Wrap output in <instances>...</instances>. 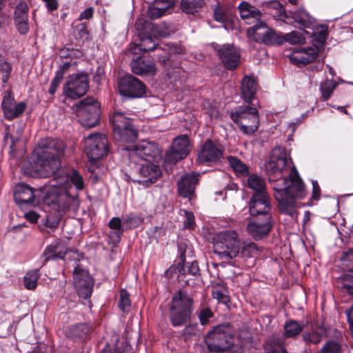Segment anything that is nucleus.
Returning a JSON list of instances; mask_svg holds the SVG:
<instances>
[{
  "label": "nucleus",
  "instance_id": "nucleus-1",
  "mask_svg": "<svg viewBox=\"0 0 353 353\" xmlns=\"http://www.w3.org/2000/svg\"><path fill=\"white\" fill-rule=\"evenodd\" d=\"M65 145L60 139H42L34 150L36 157L34 170L37 176L42 178L53 177L51 186L66 188L70 181L77 190H82L84 181L82 176L75 170H67L61 167L60 158L64 154Z\"/></svg>",
  "mask_w": 353,
  "mask_h": 353
},
{
  "label": "nucleus",
  "instance_id": "nucleus-2",
  "mask_svg": "<svg viewBox=\"0 0 353 353\" xmlns=\"http://www.w3.org/2000/svg\"><path fill=\"white\" fill-rule=\"evenodd\" d=\"M194 302L192 297L184 290L176 292L170 305V321L172 326L181 327L185 325L183 334L185 336L195 335L198 332V325L188 323L191 320L194 312Z\"/></svg>",
  "mask_w": 353,
  "mask_h": 353
},
{
  "label": "nucleus",
  "instance_id": "nucleus-3",
  "mask_svg": "<svg viewBox=\"0 0 353 353\" xmlns=\"http://www.w3.org/2000/svg\"><path fill=\"white\" fill-rule=\"evenodd\" d=\"M43 197V202L61 216L69 210L76 211L79 205L78 195H71L63 186H51Z\"/></svg>",
  "mask_w": 353,
  "mask_h": 353
},
{
  "label": "nucleus",
  "instance_id": "nucleus-4",
  "mask_svg": "<svg viewBox=\"0 0 353 353\" xmlns=\"http://www.w3.org/2000/svg\"><path fill=\"white\" fill-rule=\"evenodd\" d=\"M214 253L225 262H230L240 251V239L234 230H225L218 233L214 241Z\"/></svg>",
  "mask_w": 353,
  "mask_h": 353
},
{
  "label": "nucleus",
  "instance_id": "nucleus-5",
  "mask_svg": "<svg viewBox=\"0 0 353 353\" xmlns=\"http://www.w3.org/2000/svg\"><path fill=\"white\" fill-rule=\"evenodd\" d=\"M234 329L230 323L214 327L205 338L208 350L216 353L227 352L234 345Z\"/></svg>",
  "mask_w": 353,
  "mask_h": 353
},
{
  "label": "nucleus",
  "instance_id": "nucleus-6",
  "mask_svg": "<svg viewBox=\"0 0 353 353\" xmlns=\"http://www.w3.org/2000/svg\"><path fill=\"white\" fill-rule=\"evenodd\" d=\"M79 122L85 128H91L99 123L101 108L93 97H86L74 106Z\"/></svg>",
  "mask_w": 353,
  "mask_h": 353
},
{
  "label": "nucleus",
  "instance_id": "nucleus-7",
  "mask_svg": "<svg viewBox=\"0 0 353 353\" xmlns=\"http://www.w3.org/2000/svg\"><path fill=\"white\" fill-rule=\"evenodd\" d=\"M113 125L114 139L121 143H134L138 132L130 118L121 112H114L110 119Z\"/></svg>",
  "mask_w": 353,
  "mask_h": 353
},
{
  "label": "nucleus",
  "instance_id": "nucleus-8",
  "mask_svg": "<svg viewBox=\"0 0 353 353\" xmlns=\"http://www.w3.org/2000/svg\"><path fill=\"white\" fill-rule=\"evenodd\" d=\"M230 118L244 134L252 135L259 128V113L255 108L241 107L238 110L230 113Z\"/></svg>",
  "mask_w": 353,
  "mask_h": 353
},
{
  "label": "nucleus",
  "instance_id": "nucleus-9",
  "mask_svg": "<svg viewBox=\"0 0 353 353\" xmlns=\"http://www.w3.org/2000/svg\"><path fill=\"white\" fill-rule=\"evenodd\" d=\"M181 261L176 267H170L165 272L167 276H170L172 272L177 273L178 281L184 285H194L193 278L200 276V269L198 263L194 261L185 262V253H181Z\"/></svg>",
  "mask_w": 353,
  "mask_h": 353
},
{
  "label": "nucleus",
  "instance_id": "nucleus-10",
  "mask_svg": "<svg viewBox=\"0 0 353 353\" xmlns=\"http://www.w3.org/2000/svg\"><path fill=\"white\" fill-rule=\"evenodd\" d=\"M285 187L276 189V193L294 199H302L306 195V190L303 181L300 177L296 168L294 166L288 178L284 179Z\"/></svg>",
  "mask_w": 353,
  "mask_h": 353
},
{
  "label": "nucleus",
  "instance_id": "nucleus-11",
  "mask_svg": "<svg viewBox=\"0 0 353 353\" xmlns=\"http://www.w3.org/2000/svg\"><path fill=\"white\" fill-rule=\"evenodd\" d=\"M85 150L92 161L101 159L108 152V139L101 134H90L85 140Z\"/></svg>",
  "mask_w": 353,
  "mask_h": 353
},
{
  "label": "nucleus",
  "instance_id": "nucleus-12",
  "mask_svg": "<svg viewBox=\"0 0 353 353\" xmlns=\"http://www.w3.org/2000/svg\"><path fill=\"white\" fill-rule=\"evenodd\" d=\"M89 88L88 77L85 73L70 75L63 85L64 94L71 99H77L83 96Z\"/></svg>",
  "mask_w": 353,
  "mask_h": 353
},
{
  "label": "nucleus",
  "instance_id": "nucleus-13",
  "mask_svg": "<svg viewBox=\"0 0 353 353\" xmlns=\"http://www.w3.org/2000/svg\"><path fill=\"white\" fill-rule=\"evenodd\" d=\"M224 147L218 141L207 139L198 153L197 159L201 163L216 164L223 159Z\"/></svg>",
  "mask_w": 353,
  "mask_h": 353
},
{
  "label": "nucleus",
  "instance_id": "nucleus-14",
  "mask_svg": "<svg viewBox=\"0 0 353 353\" xmlns=\"http://www.w3.org/2000/svg\"><path fill=\"white\" fill-rule=\"evenodd\" d=\"M118 88L121 95L130 99L143 97L146 90L145 84L132 75L121 77L118 82Z\"/></svg>",
  "mask_w": 353,
  "mask_h": 353
},
{
  "label": "nucleus",
  "instance_id": "nucleus-15",
  "mask_svg": "<svg viewBox=\"0 0 353 353\" xmlns=\"http://www.w3.org/2000/svg\"><path fill=\"white\" fill-rule=\"evenodd\" d=\"M270 199L265 194H253L249 202V212L252 217L272 219Z\"/></svg>",
  "mask_w": 353,
  "mask_h": 353
},
{
  "label": "nucleus",
  "instance_id": "nucleus-16",
  "mask_svg": "<svg viewBox=\"0 0 353 353\" xmlns=\"http://www.w3.org/2000/svg\"><path fill=\"white\" fill-rule=\"evenodd\" d=\"M250 30L254 32L256 40L265 45H281L285 42L283 35L274 30L268 28L263 21L256 23Z\"/></svg>",
  "mask_w": 353,
  "mask_h": 353
},
{
  "label": "nucleus",
  "instance_id": "nucleus-17",
  "mask_svg": "<svg viewBox=\"0 0 353 353\" xmlns=\"http://www.w3.org/2000/svg\"><path fill=\"white\" fill-rule=\"evenodd\" d=\"M74 284L79 297L83 299H88L90 297L92 288L93 281L89 273L77 265L73 271Z\"/></svg>",
  "mask_w": 353,
  "mask_h": 353
},
{
  "label": "nucleus",
  "instance_id": "nucleus-18",
  "mask_svg": "<svg viewBox=\"0 0 353 353\" xmlns=\"http://www.w3.org/2000/svg\"><path fill=\"white\" fill-rule=\"evenodd\" d=\"M190 150L189 137L183 134L176 137L171 146V152L165 157L166 161L170 163H176L178 161L188 156Z\"/></svg>",
  "mask_w": 353,
  "mask_h": 353
},
{
  "label": "nucleus",
  "instance_id": "nucleus-19",
  "mask_svg": "<svg viewBox=\"0 0 353 353\" xmlns=\"http://www.w3.org/2000/svg\"><path fill=\"white\" fill-rule=\"evenodd\" d=\"M37 192L38 190L32 188L26 183H18L14 190V201L20 208L26 205H35L39 203L36 199Z\"/></svg>",
  "mask_w": 353,
  "mask_h": 353
},
{
  "label": "nucleus",
  "instance_id": "nucleus-20",
  "mask_svg": "<svg viewBox=\"0 0 353 353\" xmlns=\"http://www.w3.org/2000/svg\"><path fill=\"white\" fill-rule=\"evenodd\" d=\"M288 163V154L284 148L278 146L272 150L265 168L271 174L280 175Z\"/></svg>",
  "mask_w": 353,
  "mask_h": 353
},
{
  "label": "nucleus",
  "instance_id": "nucleus-21",
  "mask_svg": "<svg viewBox=\"0 0 353 353\" xmlns=\"http://www.w3.org/2000/svg\"><path fill=\"white\" fill-rule=\"evenodd\" d=\"M217 54L224 67L228 70L236 69L240 63L239 50L231 44H224L217 50Z\"/></svg>",
  "mask_w": 353,
  "mask_h": 353
},
{
  "label": "nucleus",
  "instance_id": "nucleus-22",
  "mask_svg": "<svg viewBox=\"0 0 353 353\" xmlns=\"http://www.w3.org/2000/svg\"><path fill=\"white\" fill-rule=\"evenodd\" d=\"M123 149L131 151L130 158L132 161L135 163L137 159H140L149 163L150 159L154 158L158 154V150L154 144L148 142L125 147Z\"/></svg>",
  "mask_w": 353,
  "mask_h": 353
},
{
  "label": "nucleus",
  "instance_id": "nucleus-23",
  "mask_svg": "<svg viewBox=\"0 0 353 353\" xmlns=\"http://www.w3.org/2000/svg\"><path fill=\"white\" fill-rule=\"evenodd\" d=\"M138 172L142 179H134L133 181L144 187H148L154 183L161 175V171L159 165L148 162L140 164Z\"/></svg>",
  "mask_w": 353,
  "mask_h": 353
},
{
  "label": "nucleus",
  "instance_id": "nucleus-24",
  "mask_svg": "<svg viewBox=\"0 0 353 353\" xmlns=\"http://www.w3.org/2000/svg\"><path fill=\"white\" fill-rule=\"evenodd\" d=\"M14 98L10 92H7L1 103V108L6 119L12 120L23 114L26 108L23 101L14 105Z\"/></svg>",
  "mask_w": 353,
  "mask_h": 353
},
{
  "label": "nucleus",
  "instance_id": "nucleus-25",
  "mask_svg": "<svg viewBox=\"0 0 353 353\" xmlns=\"http://www.w3.org/2000/svg\"><path fill=\"white\" fill-rule=\"evenodd\" d=\"M200 175L196 173L187 174L182 176L177 183L179 194L188 198L190 201L194 196L196 185L199 182Z\"/></svg>",
  "mask_w": 353,
  "mask_h": 353
},
{
  "label": "nucleus",
  "instance_id": "nucleus-26",
  "mask_svg": "<svg viewBox=\"0 0 353 353\" xmlns=\"http://www.w3.org/2000/svg\"><path fill=\"white\" fill-rule=\"evenodd\" d=\"M272 226V219L265 220V218L255 217L254 221L248 223L247 230L255 240H260L268 236Z\"/></svg>",
  "mask_w": 353,
  "mask_h": 353
},
{
  "label": "nucleus",
  "instance_id": "nucleus-27",
  "mask_svg": "<svg viewBox=\"0 0 353 353\" xmlns=\"http://www.w3.org/2000/svg\"><path fill=\"white\" fill-rule=\"evenodd\" d=\"M319 50L309 47L294 50L290 55V62L301 67L312 62L318 56Z\"/></svg>",
  "mask_w": 353,
  "mask_h": 353
},
{
  "label": "nucleus",
  "instance_id": "nucleus-28",
  "mask_svg": "<svg viewBox=\"0 0 353 353\" xmlns=\"http://www.w3.org/2000/svg\"><path fill=\"white\" fill-rule=\"evenodd\" d=\"M68 252L66 243L61 239H56L48 245L42 254L43 264L49 261L63 259Z\"/></svg>",
  "mask_w": 353,
  "mask_h": 353
},
{
  "label": "nucleus",
  "instance_id": "nucleus-29",
  "mask_svg": "<svg viewBox=\"0 0 353 353\" xmlns=\"http://www.w3.org/2000/svg\"><path fill=\"white\" fill-rule=\"evenodd\" d=\"M28 10L25 2H20L14 10V23L21 34H26L29 32Z\"/></svg>",
  "mask_w": 353,
  "mask_h": 353
},
{
  "label": "nucleus",
  "instance_id": "nucleus-30",
  "mask_svg": "<svg viewBox=\"0 0 353 353\" xmlns=\"http://www.w3.org/2000/svg\"><path fill=\"white\" fill-rule=\"evenodd\" d=\"M275 199L279 202V209L281 214L288 215L292 219L297 218L296 203L295 199L281 194V193L274 194Z\"/></svg>",
  "mask_w": 353,
  "mask_h": 353
},
{
  "label": "nucleus",
  "instance_id": "nucleus-31",
  "mask_svg": "<svg viewBox=\"0 0 353 353\" xmlns=\"http://www.w3.org/2000/svg\"><path fill=\"white\" fill-rule=\"evenodd\" d=\"M262 14L271 15L276 21H283L285 16V9L277 0L262 2L261 4Z\"/></svg>",
  "mask_w": 353,
  "mask_h": 353
},
{
  "label": "nucleus",
  "instance_id": "nucleus-32",
  "mask_svg": "<svg viewBox=\"0 0 353 353\" xmlns=\"http://www.w3.org/2000/svg\"><path fill=\"white\" fill-rule=\"evenodd\" d=\"M282 21L295 27H307L310 23V16L305 10H299L288 14L286 12Z\"/></svg>",
  "mask_w": 353,
  "mask_h": 353
},
{
  "label": "nucleus",
  "instance_id": "nucleus-33",
  "mask_svg": "<svg viewBox=\"0 0 353 353\" xmlns=\"http://www.w3.org/2000/svg\"><path fill=\"white\" fill-rule=\"evenodd\" d=\"M132 72L139 75L152 74L156 72V68L153 61L146 60L141 57H137L131 62Z\"/></svg>",
  "mask_w": 353,
  "mask_h": 353
},
{
  "label": "nucleus",
  "instance_id": "nucleus-34",
  "mask_svg": "<svg viewBox=\"0 0 353 353\" xmlns=\"http://www.w3.org/2000/svg\"><path fill=\"white\" fill-rule=\"evenodd\" d=\"M257 81L253 77L245 76L241 81V96L244 101L251 103L257 90Z\"/></svg>",
  "mask_w": 353,
  "mask_h": 353
},
{
  "label": "nucleus",
  "instance_id": "nucleus-35",
  "mask_svg": "<svg viewBox=\"0 0 353 353\" xmlns=\"http://www.w3.org/2000/svg\"><path fill=\"white\" fill-rule=\"evenodd\" d=\"M238 9L241 19L244 20L253 19L258 21H261L262 11L247 1L241 2Z\"/></svg>",
  "mask_w": 353,
  "mask_h": 353
},
{
  "label": "nucleus",
  "instance_id": "nucleus-36",
  "mask_svg": "<svg viewBox=\"0 0 353 353\" xmlns=\"http://www.w3.org/2000/svg\"><path fill=\"white\" fill-rule=\"evenodd\" d=\"M284 339L276 335L270 336L264 343L265 353H288L284 347Z\"/></svg>",
  "mask_w": 353,
  "mask_h": 353
},
{
  "label": "nucleus",
  "instance_id": "nucleus-37",
  "mask_svg": "<svg viewBox=\"0 0 353 353\" xmlns=\"http://www.w3.org/2000/svg\"><path fill=\"white\" fill-rule=\"evenodd\" d=\"M205 4V0H181L180 7L183 13L196 15L201 11Z\"/></svg>",
  "mask_w": 353,
  "mask_h": 353
},
{
  "label": "nucleus",
  "instance_id": "nucleus-38",
  "mask_svg": "<svg viewBox=\"0 0 353 353\" xmlns=\"http://www.w3.org/2000/svg\"><path fill=\"white\" fill-rule=\"evenodd\" d=\"M303 322H299L293 319L285 321L283 326V336L285 338H294L297 336L304 329Z\"/></svg>",
  "mask_w": 353,
  "mask_h": 353
},
{
  "label": "nucleus",
  "instance_id": "nucleus-39",
  "mask_svg": "<svg viewBox=\"0 0 353 353\" xmlns=\"http://www.w3.org/2000/svg\"><path fill=\"white\" fill-rule=\"evenodd\" d=\"M123 221L119 217H113L110 220L108 226L112 231L110 232L109 236L114 243L119 242L123 233Z\"/></svg>",
  "mask_w": 353,
  "mask_h": 353
},
{
  "label": "nucleus",
  "instance_id": "nucleus-40",
  "mask_svg": "<svg viewBox=\"0 0 353 353\" xmlns=\"http://www.w3.org/2000/svg\"><path fill=\"white\" fill-rule=\"evenodd\" d=\"M91 332V327L87 323L72 325L69 330V335L74 340H83Z\"/></svg>",
  "mask_w": 353,
  "mask_h": 353
},
{
  "label": "nucleus",
  "instance_id": "nucleus-41",
  "mask_svg": "<svg viewBox=\"0 0 353 353\" xmlns=\"http://www.w3.org/2000/svg\"><path fill=\"white\" fill-rule=\"evenodd\" d=\"M325 334V330L323 327L312 328L310 332H305L302 338L307 344H318L322 341Z\"/></svg>",
  "mask_w": 353,
  "mask_h": 353
},
{
  "label": "nucleus",
  "instance_id": "nucleus-42",
  "mask_svg": "<svg viewBox=\"0 0 353 353\" xmlns=\"http://www.w3.org/2000/svg\"><path fill=\"white\" fill-rule=\"evenodd\" d=\"M227 160L231 168L237 175L243 176L248 175V166L239 159L234 156H228Z\"/></svg>",
  "mask_w": 353,
  "mask_h": 353
},
{
  "label": "nucleus",
  "instance_id": "nucleus-43",
  "mask_svg": "<svg viewBox=\"0 0 353 353\" xmlns=\"http://www.w3.org/2000/svg\"><path fill=\"white\" fill-rule=\"evenodd\" d=\"M248 186L254 191V194H265V183L263 179L256 174H251L248 179Z\"/></svg>",
  "mask_w": 353,
  "mask_h": 353
},
{
  "label": "nucleus",
  "instance_id": "nucleus-44",
  "mask_svg": "<svg viewBox=\"0 0 353 353\" xmlns=\"http://www.w3.org/2000/svg\"><path fill=\"white\" fill-rule=\"evenodd\" d=\"M212 295L214 299H216L219 301V303L226 305L230 302L227 289L222 285H216L214 286L212 290Z\"/></svg>",
  "mask_w": 353,
  "mask_h": 353
},
{
  "label": "nucleus",
  "instance_id": "nucleus-45",
  "mask_svg": "<svg viewBox=\"0 0 353 353\" xmlns=\"http://www.w3.org/2000/svg\"><path fill=\"white\" fill-rule=\"evenodd\" d=\"M336 85V82L333 79H326L320 85L319 89L324 101H327L331 97Z\"/></svg>",
  "mask_w": 353,
  "mask_h": 353
},
{
  "label": "nucleus",
  "instance_id": "nucleus-46",
  "mask_svg": "<svg viewBox=\"0 0 353 353\" xmlns=\"http://www.w3.org/2000/svg\"><path fill=\"white\" fill-rule=\"evenodd\" d=\"M341 288L353 297V269L347 270L341 277Z\"/></svg>",
  "mask_w": 353,
  "mask_h": 353
},
{
  "label": "nucleus",
  "instance_id": "nucleus-47",
  "mask_svg": "<svg viewBox=\"0 0 353 353\" xmlns=\"http://www.w3.org/2000/svg\"><path fill=\"white\" fill-rule=\"evenodd\" d=\"M40 276L39 270H31L24 276V285L28 290H34L37 285V281Z\"/></svg>",
  "mask_w": 353,
  "mask_h": 353
},
{
  "label": "nucleus",
  "instance_id": "nucleus-48",
  "mask_svg": "<svg viewBox=\"0 0 353 353\" xmlns=\"http://www.w3.org/2000/svg\"><path fill=\"white\" fill-rule=\"evenodd\" d=\"M327 37V28L325 26H322L320 30L312 34V41L314 48L319 50V48L323 47Z\"/></svg>",
  "mask_w": 353,
  "mask_h": 353
},
{
  "label": "nucleus",
  "instance_id": "nucleus-49",
  "mask_svg": "<svg viewBox=\"0 0 353 353\" xmlns=\"http://www.w3.org/2000/svg\"><path fill=\"white\" fill-rule=\"evenodd\" d=\"M12 71V64L7 61L2 55H0V72L2 74L1 81L3 83L8 81Z\"/></svg>",
  "mask_w": 353,
  "mask_h": 353
},
{
  "label": "nucleus",
  "instance_id": "nucleus-50",
  "mask_svg": "<svg viewBox=\"0 0 353 353\" xmlns=\"http://www.w3.org/2000/svg\"><path fill=\"white\" fill-rule=\"evenodd\" d=\"M101 353H131V346L128 342H117L113 351L111 350L110 345H107Z\"/></svg>",
  "mask_w": 353,
  "mask_h": 353
},
{
  "label": "nucleus",
  "instance_id": "nucleus-51",
  "mask_svg": "<svg viewBox=\"0 0 353 353\" xmlns=\"http://www.w3.org/2000/svg\"><path fill=\"white\" fill-rule=\"evenodd\" d=\"M341 345L334 340H329L321 347V353H341Z\"/></svg>",
  "mask_w": 353,
  "mask_h": 353
},
{
  "label": "nucleus",
  "instance_id": "nucleus-52",
  "mask_svg": "<svg viewBox=\"0 0 353 353\" xmlns=\"http://www.w3.org/2000/svg\"><path fill=\"white\" fill-rule=\"evenodd\" d=\"M157 44H156L151 37H145L141 39L139 44V50L143 52H149L157 50Z\"/></svg>",
  "mask_w": 353,
  "mask_h": 353
},
{
  "label": "nucleus",
  "instance_id": "nucleus-53",
  "mask_svg": "<svg viewBox=\"0 0 353 353\" xmlns=\"http://www.w3.org/2000/svg\"><path fill=\"white\" fill-rule=\"evenodd\" d=\"M259 252L257 245L254 243H249L245 244L241 252V256L246 258L255 257Z\"/></svg>",
  "mask_w": 353,
  "mask_h": 353
},
{
  "label": "nucleus",
  "instance_id": "nucleus-54",
  "mask_svg": "<svg viewBox=\"0 0 353 353\" xmlns=\"http://www.w3.org/2000/svg\"><path fill=\"white\" fill-rule=\"evenodd\" d=\"M119 307L123 312H128L131 306L129 294L125 290L120 291Z\"/></svg>",
  "mask_w": 353,
  "mask_h": 353
},
{
  "label": "nucleus",
  "instance_id": "nucleus-55",
  "mask_svg": "<svg viewBox=\"0 0 353 353\" xmlns=\"http://www.w3.org/2000/svg\"><path fill=\"white\" fill-rule=\"evenodd\" d=\"M214 316V314L210 308L204 307L198 312V318L202 325H206L209 323L210 319Z\"/></svg>",
  "mask_w": 353,
  "mask_h": 353
},
{
  "label": "nucleus",
  "instance_id": "nucleus-56",
  "mask_svg": "<svg viewBox=\"0 0 353 353\" xmlns=\"http://www.w3.org/2000/svg\"><path fill=\"white\" fill-rule=\"evenodd\" d=\"M141 223L142 219L134 214H127L123 218V224L130 228H137Z\"/></svg>",
  "mask_w": 353,
  "mask_h": 353
},
{
  "label": "nucleus",
  "instance_id": "nucleus-57",
  "mask_svg": "<svg viewBox=\"0 0 353 353\" xmlns=\"http://www.w3.org/2000/svg\"><path fill=\"white\" fill-rule=\"evenodd\" d=\"M283 38L285 39V42H288L292 44L299 43L304 40L302 33L296 31H292L288 34L283 35Z\"/></svg>",
  "mask_w": 353,
  "mask_h": 353
},
{
  "label": "nucleus",
  "instance_id": "nucleus-58",
  "mask_svg": "<svg viewBox=\"0 0 353 353\" xmlns=\"http://www.w3.org/2000/svg\"><path fill=\"white\" fill-rule=\"evenodd\" d=\"M176 0H154L152 3L159 8H162V11L166 14L168 10L173 8Z\"/></svg>",
  "mask_w": 353,
  "mask_h": 353
},
{
  "label": "nucleus",
  "instance_id": "nucleus-59",
  "mask_svg": "<svg viewBox=\"0 0 353 353\" xmlns=\"http://www.w3.org/2000/svg\"><path fill=\"white\" fill-rule=\"evenodd\" d=\"M74 34L77 39H87L88 31L85 23H80L74 28Z\"/></svg>",
  "mask_w": 353,
  "mask_h": 353
},
{
  "label": "nucleus",
  "instance_id": "nucleus-60",
  "mask_svg": "<svg viewBox=\"0 0 353 353\" xmlns=\"http://www.w3.org/2000/svg\"><path fill=\"white\" fill-rule=\"evenodd\" d=\"M165 14L162 11V8L155 6L152 3L147 10V15L151 19H157Z\"/></svg>",
  "mask_w": 353,
  "mask_h": 353
},
{
  "label": "nucleus",
  "instance_id": "nucleus-61",
  "mask_svg": "<svg viewBox=\"0 0 353 353\" xmlns=\"http://www.w3.org/2000/svg\"><path fill=\"white\" fill-rule=\"evenodd\" d=\"M185 220L183 221V225L185 228L193 230L195 227L194 215L192 212L183 210Z\"/></svg>",
  "mask_w": 353,
  "mask_h": 353
},
{
  "label": "nucleus",
  "instance_id": "nucleus-62",
  "mask_svg": "<svg viewBox=\"0 0 353 353\" xmlns=\"http://www.w3.org/2000/svg\"><path fill=\"white\" fill-rule=\"evenodd\" d=\"M214 19L216 21L223 23L227 21L228 16L225 11L217 7L214 10Z\"/></svg>",
  "mask_w": 353,
  "mask_h": 353
},
{
  "label": "nucleus",
  "instance_id": "nucleus-63",
  "mask_svg": "<svg viewBox=\"0 0 353 353\" xmlns=\"http://www.w3.org/2000/svg\"><path fill=\"white\" fill-rule=\"evenodd\" d=\"M312 198L314 200H319L321 197V188L317 181L312 180Z\"/></svg>",
  "mask_w": 353,
  "mask_h": 353
},
{
  "label": "nucleus",
  "instance_id": "nucleus-64",
  "mask_svg": "<svg viewBox=\"0 0 353 353\" xmlns=\"http://www.w3.org/2000/svg\"><path fill=\"white\" fill-rule=\"evenodd\" d=\"M93 16V8L90 7L83 10L79 15V19H89Z\"/></svg>",
  "mask_w": 353,
  "mask_h": 353
}]
</instances>
